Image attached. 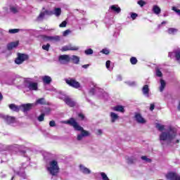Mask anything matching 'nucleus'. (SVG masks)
Wrapping results in <instances>:
<instances>
[{
  "mask_svg": "<svg viewBox=\"0 0 180 180\" xmlns=\"http://www.w3.org/2000/svg\"><path fill=\"white\" fill-rule=\"evenodd\" d=\"M63 123L65 124H70V126H72L77 131H81V133L77 135V139L78 141H81L84 137H88V136H89V132H88V131H85L82 127L79 126L78 122H77L74 118H70L68 120L63 121Z\"/></svg>",
  "mask_w": 180,
  "mask_h": 180,
  "instance_id": "nucleus-1",
  "label": "nucleus"
},
{
  "mask_svg": "<svg viewBox=\"0 0 180 180\" xmlns=\"http://www.w3.org/2000/svg\"><path fill=\"white\" fill-rule=\"evenodd\" d=\"M18 84H22L18 86V88H27L29 91H37L39 89V84L37 82H33L30 79H16Z\"/></svg>",
  "mask_w": 180,
  "mask_h": 180,
  "instance_id": "nucleus-2",
  "label": "nucleus"
},
{
  "mask_svg": "<svg viewBox=\"0 0 180 180\" xmlns=\"http://www.w3.org/2000/svg\"><path fill=\"white\" fill-rule=\"evenodd\" d=\"M176 136V131L172 127H169L168 132H162L160 135V140L161 144L164 145V141H171L175 139Z\"/></svg>",
  "mask_w": 180,
  "mask_h": 180,
  "instance_id": "nucleus-3",
  "label": "nucleus"
},
{
  "mask_svg": "<svg viewBox=\"0 0 180 180\" xmlns=\"http://www.w3.org/2000/svg\"><path fill=\"white\" fill-rule=\"evenodd\" d=\"M46 169L50 174V175L52 176L51 179L56 180L54 179V176H57L58 174V163L56 160H52L49 162V165L46 167Z\"/></svg>",
  "mask_w": 180,
  "mask_h": 180,
  "instance_id": "nucleus-4",
  "label": "nucleus"
},
{
  "mask_svg": "<svg viewBox=\"0 0 180 180\" xmlns=\"http://www.w3.org/2000/svg\"><path fill=\"white\" fill-rule=\"evenodd\" d=\"M66 84L69 85V86H72V88H75L78 89V88H81V84L78 82L75 79L69 77L65 79Z\"/></svg>",
  "mask_w": 180,
  "mask_h": 180,
  "instance_id": "nucleus-5",
  "label": "nucleus"
},
{
  "mask_svg": "<svg viewBox=\"0 0 180 180\" xmlns=\"http://www.w3.org/2000/svg\"><path fill=\"white\" fill-rule=\"evenodd\" d=\"M26 60H29V56L25 53H18V57L15 60V64H22L23 61H26Z\"/></svg>",
  "mask_w": 180,
  "mask_h": 180,
  "instance_id": "nucleus-6",
  "label": "nucleus"
},
{
  "mask_svg": "<svg viewBox=\"0 0 180 180\" xmlns=\"http://www.w3.org/2000/svg\"><path fill=\"white\" fill-rule=\"evenodd\" d=\"M169 57L170 58H175L176 61L180 64V49L177 48L173 51V52H169Z\"/></svg>",
  "mask_w": 180,
  "mask_h": 180,
  "instance_id": "nucleus-7",
  "label": "nucleus"
},
{
  "mask_svg": "<svg viewBox=\"0 0 180 180\" xmlns=\"http://www.w3.org/2000/svg\"><path fill=\"white\" fill-rule=\"evenodd\" d=\"M60 99H63L65 103L70 108H74V106L77 105V103L72 98H70V96H63V97H60Z\"/></svg>",
  "mask_w": 180,
  "mask_h": 180,
  "instance_id": "nucleus-8",
  "label": "nucleus"
},
{
  "mask_svg": "<svg viewBox=\"0 0 180 180\" xmlns=\"http://www.w3.org/2000/svg\"><path fill=\"white\" fill-rule=\"evenodd\" d=\"M108 12L115 15H119L122 12V8L117 4L112 5L109 7Z\"/></svg>",
  "mask_w": 180,
  "mask_h": 180,
  "instance_id": "nucleus-9",
  "label": "nucleus"
},
{
  "mask_svg": "<svg viewBox=\"0 0 180 180\" xmlns=\"http://www.w3.org/2000/svg\"><path fill=\"white\" fill-rule=\"evenodd\" d=\"M0 117H1V119L4 120V122H6V123H7V124H12L13 123H15V119L14 117L5 115L4 114L0 113Z\"/></svg>",
  "mask_w": 180,
  "mask_h": 180,
  "instance_id": "nucleus-10",
  "label": "nucleus"
},
{
  "mask_svg": "<svg viewBox=\"0 0 180 180\" xmlns=\"http://www.w3.org/2000/svg\"><path fill=\"white\" fill-rule=\"evenodd\" d=\"M58 61L60 64L65 65L68 64L70 61V57L68 55H62L58 58Z\"/></svg>",
  "mask_w": 180,
  "mask_h": 180,
  "instance_id": "nucleus-11",
  "label": "nucleus"
},
{
  "mask_svg": "<svg viewBox=\"0 0 180 180\" xmlns=\"http://www.w3.org/2000/svg\"><path fill=\"white\" fill-rule=\"evenodd\" d=\"M79 50V46H75L72 45H66L62 47L61 51H78Z\"/></svg>",
  "mask_w": 180,
  "mask_h": 180,
  "instance_id": "nucleus-12",
  "label": "nucleus"
},
{
  "mask_svg": "<svg viewBox=\"0 0 180 180\" xmlns=\"http://www.w3.org/2000/svg\"><path fill=\"white\" fill-rule=\"evenodd\" d=\"M93 86L94 87L90 89V90L89 91V95H95V94H98V92L102 93V89L99 88L98 86V84L93 83Z\"/></svg>",
  "mask_w": 180,
  "mask_h": 180,
  "instance_id": "nucleus-13",
  "label": "nucleus"
},
{
  "mask_svg": "<svg viewBox=\"0 0 180 180\" xmlns=\"http://www.w3.org/2000/svg\"><path fill=\"white\" fill-rule=\"evenodd\" d=\"M166 178L169 180H180V175L176 172H169L166 175Z\"/></svg>",
  "mask_w": 180,
  "mask_h": 180,
  "instance_id": "nucleus-14",
  "label": "nucleus"
},
{
  "mask_svg": "<svg viewBox=\"0 0 180 180\" xmlns=\"http://www.w3.org/2000/svg\"><path fill=\"white\" fill-rule=\"evenodd\" d=\"M134 118L136 122H137V123H139V124H144L147 122L146 119H144V117H143V116H141V115L138 112L135 113Z\"/></svg>",
  "mask_w": 180,
  "mask_h": 180,
  "instance_id": "nucleus-15",
  "label": "nucleus"
},
{
  "mask_svg": "<svg viewBox=\"0 0 180 180\" xmlns=\"http://www.w3.org/2000/svg\"><path fill=\"white\" fill-rule=\"evenodd\" d=\"M33 106H36V104L34 103H27V104H22L20 105L21 110L22 112H28V110H30Z\"/></svg>",
  "mask_w": 180,
  "mask_h": 180,
  "instance_id": "nucleus-16",
  "label": "nucleus"
},
{
  "mask_svg": "<svg viewBox=\"0 0 180 180\" xmlns=\"http://www.w3.org/2000/svg\"><path fill=\"white\" fill-rule=\"evenodd\" d=\"M79 169L80 172H82V174H84V175H89V174H91V169H88L82 165H79Z\"/></svg>",
  "mask_w": 180,
  "mask_h": 180,
  "instance_id": "nucleus-17",
  "label": "nucleus"
},
{
  "mask_svg": "<svg viewBox=\"0 0 180 180\" xmlns=\"http://www.w3.org/2000/svg\"><path fill=\"white\" fill-rule=\"evenodd\" d=\"M142 92L146 98H150V89L148 88V85L146 84L143 86L142 89Z\"/></svg>",
  "mask_w": 180,
  "mask_h": 180,
  "instance_id": "nucleus-18",
  "label": "nucleus"
},
{
  "mask_svg": "<svg viewBox=\"0 0 180 180\" xmlns=\"http://www.w3.org/2000/svg\"><path fill=\"white\" fill-rule=\"evenodd\" d=\"M8 107L13 112H19V110H21L20 105H16L15 104H10Z\"/></svg>",
  "mask_w": 180,
  "mask_h": 180,
  "instance_id": "nucleus-19",
  "label": "nucleus"
},
{
  "mask_svg": "<svg viewBox=\"0 0 180 180\" xmlns=\"http://www.w3.org/2000/svg\"><path fill=\"white\" fill-rule=\"evenodd\" d=\"M110 117L111 119V122L112 123H115V122H116V120H119V115H117V114L111 112L110 113Z\"/></svg>",
  "mask_w": 180,
  "mask_h": 180,
  "instance_id": "nucleus-20",
  "label": "nucleus"
},
{
  "mask_svg": "<svg viewBox=\"0 0 180 180\" xmlns=\"http://www.w3.org/2000/svg\"><path fill=\"white\" fill-rule=\"evenodd\" d=\"M112 110L120 112V113H124V107H123V105H116L112 108Z\"/></svg>",
  "mask_w": 180,
  "mask_h": 180,
  "instance_id": "nucleus-21",
  "label": "nucleus"
},
{
  "mask_svg": "<svg viewBox=\"0 0 180 180\" xmlns=\"http://www.w3.org/2000/svg\"><path fill=\"white\" fill-rule=\"evenodd\" d=\"M19 46V41L11 42L7 45L8 50H12L13 49H15Z\"/></svg>",
  "mask_w": 180,
  "mask_h": 180,
  "instance_id": "nucleus-22",
  "label": "nucleus"
},
{
  "mask_svg": "<svg viewBox=\"0 0 180 180\" xmlns=\"http://www.w3.org/2000/svg\"><path fill=\"white\" fill-rule=\"evenodd\" d=\"M46 40L50 41H60V36L46 37Z\"/></svg>",
  "mask_w": 180,
  "mask_h": 180,
  "instance_id": "nucleus-23",
  "label": "nucleus"
},
{
  "mask_svg": "<svg viewBox=\"0 0 180 180\" xmlns=\"http://www.w3.org/2000/svg\"><path fill=\"white\" fill-rule=\"evenodd\" d=\"M42 81H43L44 84H49L51 82L52 79L50 76L46 75L42 77Z\"/></svg>",
  "mask_w": 180,
  "mask_h": 180,
  "instance_id": "nucleus-24",
  "label": "nucleus"
},
{
  "mask_svg": "<svg viewBox=\"0 0 180 180\" xmlns=\"http://www.w3.org/2000/svg\"><path fill=\"white\" fill-rule=\"evenodd\" d=\"M70 61H72V63H74V64H79V57L73 55L70 57Z\"/></svg>",
  "mask_w": 180,
  "mask_h": 180,
  "instance_id": "nucleus-25",
  "label": "nucleus"
},
{
  "mask_svg": "<svg viewBox=\"0 0 180 180\" xmlns=\"http://www.w3.org/2000/svg\"><path fill=\"white\" fill-rule=\"evenodd\" d=\"M167 32L168 34L174 35V34H176V33H178V29L170 27V28H168Z\"/></svg>",
  "mask_w": 180,
  "mask_h": 180,
  "instance_id": "nucleus-26",
  "label": "nucleus"
},
{
  "mask_svg": "<svg viewBox=\"0 0 180 180\" xmlns=\"http://www.w3.org/2000/svg\"><path fill=\"white\" fill-rule=\"evenodd\" d=\"M10 11L11 13H18L19 12V7L18 6H11Z\"/></svg>",
  "mask_w": 180,
  "mask_h": 180,
  "instance_id": "nucleus-27",
  "label": "nucleus"
},
{
  "mask_svg": "<svg viewBox=\"0 0 180 180\" xmlns=\"http://www.w3.org/2000/svg\"><path fill=\"white\" fill-rule=\"evenodd\" d=\"M153 12L155 15H160V13H161V8H160V7L158 6H153Z\"/></svg>",
  "mask_w": 180,
  "mask_h": 180,
  "instance_id": "nucleus-28",
  "label": "nucleus"
},
{
  "mask_svg": "<svg viewBox=\"0 0 180 180\" xmlns=\"http://www.w3.org/2000/svg\"><path fill=\"white\" fill-rule=\"evenodd\" d=\"M34 105H46V100L44 99V98H39L38 100H37L36 103H34Z\"/></svg>",
  "mask_w": 180,
  "mask_h": 180,
  "instance_id": "nucleus-29",
  "label": "nucleus"
},
{
  "mask_svg": "<svg viewBox=\"0 0 180 180\" xmlns=\"http://www.w3.org/2000/svg\"><path fill=\"white\" fill-rule=\"evenodd\" d=\"M165 85H167V83H165V81L162 79H160V91L162 92L164 89H165Z\"/></svg>",
  "mask_w": 180,
  "mask_h": 180,
  "instance_id": "nucleus-30",
  "label": "nucleus"
},
{
  "mask_svg": "<svg viewBox=\"0 0 180 180\" xmlns=\"http://www.w3.org/2000/svg\"><path fill=\"white\" fill-rule=\"evenodd\" d=\"M113 22H114L113 21V18H109L106 17L105 18V23L106 25H108V26H110V25H113Z\"/></svg>",
  "mask_w": 180,
  "mask_h": 180,
  "instance_id": "nucleus-31",
  "label": "nucleus"
},
{
  "mask_svg": "<svg viewBox=\"0 0 180 180\" xmlns=\"http://www.w3.org/2000/svg\"><path fill=\"white\" fill-rule=\"evenodd\" d=\"M53 15L57 17L60 16L61 15V8H56L53 11Z\"/></svg>",
  "mask_w": 180,
  "mask_h": 180,
  "instance_id": "nucleus-32",
  "label": "nucleus"
},
{
  "mask_svg": "<svg viewBox=\"0 0 180 180\" xmlns=\"http://www.w3.org/2000/svg\"><path fill=\"white\" fill-rule=\"evenodd\" d=\"M105 67L108 71H112L113 70V66L110 65V60H107L105 63Z\"/></svg>",
  "mask_w": 180,
  "mask_h": 180,
  "instance_id": "nucleus-33",
  "label": "nucleus"
},
{
  "mask_svg": "<svg viewBox=\"0 0 180 180\" xmlns=\"http://www.w3.org/2000/svg\"><path fill=\"white\" fill-rule=\"evenodd\" d=\"M98 175H101L103 180H110L109 177H108V175H106L105 172H99L98 173Z\"/></svg>",
  "mask_w": 180,
  "mask_h": 180,
  "instance_id": "nucleus-34",
  "label": "nucleus"
},
{
  "mask_svg": "<svg viewBox=\"0 0 180 180\" xmlns=\"http://www.w3.org/2000/svg\"><path fill=\"white\" fill-rule=\"evenodd\" d=\"M18 175H19V176H20V178H22V179H26V178H27V176H26V173H25L24 171L18 172Z\"/></svg>",
  "mask_w": 180,
  "mask_h": 180,
  "instance_id": "nucleus-35",
  "label": "nucleus"
},
{
  "mask_svg": "<svg viewBox=\"0 0 180 180\" xmlns=\"http://www.w3.org/2000/svg\"><path fill=\"white\" fill-rule=\"evenodd\" d=\"M127 161L128 162V164H133L134 162V161H136V158H134V156L129 158H127Z\"/></svg>",
  "mask_w": 180,
  "mask_h": 180,
  "instance_id": "nucleus-36",
  "label": "nucleus"
},
{
  "mask_svg": "<svg viewBox=\"0 0 180 180\" xmlns=\"http://www.w3.org/2000/svg\"><path fill=\"white\" fill-rule=\"evenodd\" d=\"M156 128L158 129V130H159V131H162L165 128V126L161 124H156Z\"/></svg>",
  "mask_w": 180,
  "mask_h": 180,
  "instance_id": "nucleus-37",
  "label": "nucleus"
},
{
  "mask_svg": "<svg viewBox=\"0 0 180 180\" xmlns=\"http://www.w3.org/2000/svg\"><path fill=\"white\" fill-rule=\"evenodd\" d=\"M84 54H86V56H91V54H94V50L91 49H86L84 51Z\"/></svg>",
  "mask_w": 180,
  "mask_h": 180,
  "instance_id": "nucleus-38",
  "label": "nucleus"
},
{
  "mask_svg": "<svg viewBox=\"0 0 180 180\" xmlns=\"http://www.w3.org/2000/svg\"><path fill=\"white\" fill-rule=\"evenodd\" d=\"M20 32V29H11L8 30V33L11 34H15V33H19Z\"/></svg>",
  "mask_w": 180,
  "mask_h": 180,
  "instance_id": "nucleus-39",
  "label": "nucleus"
},
{
  "mask_svg": "<svg viewBox=\"0 0 180 180\" xmlns=\"http://www.w3.org/2000/svg\"><path fill=\"white\" fill-rule=\"evenodd\" d=\"M130 63L132 65H136L137 64V58L136 57H131L130 58Z\"/></svg>",
  "mask_w": 180,
  "mask_h": 180,
  "instance_id": "nucleus-40",
  "label": "nucleus"
},
{
  "mask_svg": "<svg viewBox=\"0 0 180 180\" xmlns=\"http://www.w3.org/2000/svg\"><path fill=\"white\" fill-rule=\"evenodd\" d=\"M45 15H46V13H41L37 17V20L38 21L43 20V19H44Z\"/></svg>",
  "mask_w": 180,
  "mask_h": 180,
  "instance_id": "nucleus-41",
  "label": "nucleus"
},
{
  "mask_svg": "<svg viewBox=\"0 0 180 180\" xmlns=\"http://www.w3.org/2000/svg\"><path fill=\"white\" fill-rule=\"evenodd\" d=\"M79 23L82 26H84V25H86L87 24L86 23V18H82V19L79 20Z\"/></svg>",
  "mask_w": 180,
  "mask_h": 180,
  "instance_id": "nucleus-42",
  "label": "nucleus"
},
{
  "mask_svg": "<svg viewBox=\"0 0 180 180\" xmlns=\"http://www.w3.org/2000/svg\"><path fill=\"white\" fill-rule=\"evenodd\" d=\"M42 49H43V50H45L46 51H49V50H50V44L43 45Z\"/></svg>",
  "mask_w": 180,
  "mask_h": 180,
  "instance_id": "nucleus-43",
  "label": "nucleus"
},
{
  "mask_svg": "<svg viewBox=\"0 0 180 180\" xmlns=\"http://www.w3.org/2000/svg\"><path fill=\"white\" fill-rule=\"evenodd\" d=\"M44 113H42L41 115H40L38 118L37 120H39V122H44Z\"/></svg>",
  "mask_w": 180,
  "mask_h": 180,
  "instance_id": "nucleus-44",
  "label": "nucleus"
},
{
  "mask_svg": "<svg viewBox=\"0 0 180 180\" xmlns=\"http://www.w3.org/2000/svg\"><path fill=\"white\" fill-rule=\"evenodd\" d=\"M109 98V94H108V93L106 92H103L102 93V98L105 99V101H107V99H108Z\"/></svg>",
  "mask_w": 180,
  "mask_h": 180,
  "instance_id": "nucleus-45",
  "label": "nucleus"
},
{
  "mask_svg": "<svg viewBox=\"0 0 180 180\" xmlns=\"http://www.w3.org/2000/svg\"><path fill=\"white\" fill-rule=\"evenodd\" d=\"M141 160H143L146 162H151V159L147 158V156H142Z\"/></svg>",
  "mask_w": 180,
  "mask_h": 180,
  "instance_id": "nucleus-46",
  "label": "nucleus"
},
{
  "mask_svg": "<svg viewBox=\"0 0 180 180\" xmlns=\"http://www.w3.org/2000/svg\"><path fill=\"white\" fill-rule=\"evenodd\" d=\"M156 76L159 77H162V72L160 71V69H156Z\"/></svg>",
  "mask_w": 180,
  "mask_h": 180,
  "instance_id": "nucleus-47",
  "label": "nucleus"
},
{
  "mask_svg": "<svg viewBox=\"0 0 180 180\" xmlns=\"http://www.w3.org/2000/svg\"><path fill=\"white\" fill-rule=\"evenodd\" d=\"M130 15H131V18L132 20H134L136 19V18H137V16H139L137 15V13H131Z\"/></svg>",
  "mask_w": 180,
  "mask_h": 180,
  "instance_id": "nucleus-48",
  "label": "nucleus"
},
{
  "mask_svg": "<svg viewBox=\"0 0 180 180\" xmlns=\"http://www.w3.org/2000/svg\"><path fill=\"white\" fill-rule=\"evenodd\" d=\"M6 150H8V148L5 147V146L2 145V143H0V152L5 151Z\"/></svg>",
  "mask_w": 180,
  "mask_h": 180,
  "instance_id": "nucleus-49",
  "label": "nucleus"
},
{
  "mask_svg": "<svg viewBox=\"0 0 180 180\" xmlns=\"http://www.w3.org/2000/svg\"><path fill=\"white\" fill-rule=\"evenodd\" d=\"M138 5H140L141 7H143L144 5H146V1L143 0H139Z\"/></svg>",
  "mask_w": 180,
  "mask_h": 180,
  "instance_id": "nucleus-50",
  "label": "nucleus"
},
{
  "mask_svg": "<svg viewBox=\"0 0 180 180\" xmlns=\"http://www.w3.org/2000/svg\"><path fill=\"white\" fill-rule=\"evenodd\" d=\"M50 127H56V121L51 120L49 122Z\"/></svg>",
  "mask_w": 180,
  "mask_h": 180,
  "instance_id": "nucleus-51",
  "label": "nucleus"
},
{
  "mask_svg": "<svg viewBox=\"0 0 180 180\" xmlns=\"http://www.w3.org/2000/svg\"><path fill=\"white\" fill-rule=\"evenodd\" d=\"M101 53H103V54H105L106 56H108V54H109L110 51H108V49H104L101 51Z\"/></svg>",
  "mask_w": 180,
  "mask_h": 180,
  "instance_id": "nucleus-52",
  "label": "nucleus"
},
{
  "mask_svg": "<svg viewBox=\"0 0 180 180\" xmlns=\"http://www.w3.org/2000/svg\"><path fill=\"white\" fill-rule=\"evenodd\" d=\"M67 26V21H63L59 25L60 27H65Z\"/></svg>",
  "mask_w": 180,
  "mask_h": 180,
  "instance_id": "nucleus-53",
  "label": "nucleus"
},
{
  "mask_svg": "<svg viewBox=\"0 0 180 180\" xmlns=\"http://www.w3.org/2000/svg\"><path fill=\"white\" fill-rule=\"evenodd\" d=\"M44 13H45V15H48L49 16H51V15H53V11H46Z\"/></svg>",
  "mask_w": 180,
  "mask_h": 180,
  "instance_id": "nucleus-54",
  "label": "nucleus"
},
{
  "mask_svg": "<svg viewBox=\"0 0 180 180\" xmlns=\"http://www.w3.org/2000/svg\"><path fill=\"white\" fill-rule=\"evenodd\" d=\"M70 33H71V31L70 30H67L63 32V36H68V34H70Z\"/></svg>",
  "mask_w": 180,
  "mask_h": 180,
  "instance_id": "nucleus-55",
  "label": "nucleus"
},
{
  "mask_svg": "<svg viewBox=\"0 0 180 180\" xmlns=\"http://www.w3.org/2000/svg\"><path fill=\"white\" fill-rule=\"evenodd\" d=\"M127 84L129 85V86H134V85H136L135 82H128Z\"/></svg>",
  "mask_w": 180,
  "mask_h": 180,
  "instance_id": "nucleus-56",
  "label": "nucleus"
},
{
  "mask_svg": "<svg viewBox=\"0 0 180 180\" xmlns=\"http://www.w3.org/2000/svg\"><path fill=\"white\" fill-rule=\"evenodd\" d=\"M155 108V105H154V103L150 104V110L153 112Z\"/></svg>",
  "mask_w": 180,
  "mask_h": 180,
  "instance_id": "nucleus-57",
  "label": "nucleus"
},
{
  "mask_svg": "<svg viewBox=\"0 0 180 180\" xmlns=\"http://www.w3.org/2000/svg\"><path fill=\"white\" fill-rule=\"evenodd\" d=\"M78 116H79V117H80L81 120H84L85 119V116L83 115L82 113H79V114L78 115Z\"/></svg>",
  "mask_w": 180,
  "mask_h": 180,
  "instance_id": "nucleus-58",
  "label": "nucleus"
},
{
  "mask_svg": "<svg viewBox=\"0 0 180 180\" xmlns=\"http://www.w3.org/2000/svg\"><path fill=\"white\" fill-rule=\"evenodd\" d=\"M8 148H19V145L10 146Z\"/></svg>",
  "mask_w": 180,
  "mask_h": 180,
  "instance_id": "nucleus-59",
  "label": "nucleus"
},
{
  "mask_svg": "<svg viewBox=\"0 0 180 180\" xmlns=\"http://www.w3.org/2000/svg\"><path fill=\"white\" fill-rule=\"evenodd\" d=\"M166 23H167V21L162 22V23L158 25V29H160V27H161V26H162V25H166Z\"/></svg>",
  "mask_w": 180,
  "mask_h": 180,
  "instance_id": "nucleus-60",
  "label": "nucleus"
},
{
  "mask_svg": "<svg viewBox=\"0 0 180 180\" xmlns=\"http://www.w3.org/2000/svg\"><path fill=\"white\" fill-rule=\"evenodd\" d=\"M117 81H122V75H117Z\"/></svg>",
  "mask_w": 180,
  "mask_h": 180,
  "instance_id": "nucleus-61",
  "label": "nucleus"
},
{
  "mask_svg": "<svg viewBox=\"0 0 180 180\" xmlns=\"http://www.w3.org/2000/svg\"><path fill=\"white\" fill-rule=\"evenodd\" d=\"M82 67V68H84L85 70H86V68H88V67H89V64L83 65Z\"/></svg>",
  "mask_w": 180,
  "mask_h": 180,
  "instance_id": "nucleus-62",
  "label": "nucleus"
},
{
  "mask_svg": "<svg viewBox=\"0 0 180 180\" xmlns=\"http://www.w3.org/2000/svg\"><path fill=\"white\" fill-rule=\"evenodd\" d=\"M97 134H98V135L102 134V129H98L97 130Z\"/></svg>",
  "mask_w": 180,
  "mask_h": 180,
  "instance_id": "nucleus-63",
  "label": "nucleus"
},
{
  "mask_svg": "<svg viewBox=\"0 0 180 180\" xmlns=\"http://www.w3.org/2000/svg\"><path fill=\"white\" fill-rule=\"evenodd\" d=\"M177 109H178V110H180V102H179V105H178V107H177Z\"/></svg>",
  "mask_w": 180,
  "mask_h": 180,
  "instance_id": "nucleus-64",
  "label": "nucleus"
}]
</instances>
